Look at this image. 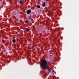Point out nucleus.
Instances as JSON below:
<instances>
[{
  "label": "nucleus",
  "mask_w": 79,
  "mask_h": 79,
  "mask_svg": "<svg viewBox=\"0 0 79 79\" xmlns=\"http://www.w3.org/2000/svg\"><path fill=\"white\" fill-rule=\"evenodd\" d=\"M40 65L43 69H47L48 71L50 72L51 70L50 67L47 65V60H43L41 61V63H40Z\"/></svg>",
  "instance_id": "1"
},
{
  "label": "nucleus",
  "mask_w": 79,
  "mask_h": 79,
  "mask_svg": "<svg viewBox=\"0 0 79 79\" xmlns=\"http://www.w3.org/2000/svg\"><path fill=\"white\" fill-rule=\"evenodd\" d=\"M25 22L26 23H28V22L27 21H26Z\"/></svg>",
  "instance_id": "9"
},
{
  "label": "nucleus",
  "mask_w": 79,
  "mask_h": 79,
  "mask_svg": "<svg viewBox=\"0 0 79 79\" xmlns=\"http://www.w3.org/2000/svg\"><path fill=\"white\" fill-rule=\"evenodd\" d=\"M26 31H27V32L29 31V29H28L27 28H26Z\"/></svg>",
  "instance_id": "5"
},
{
  "label": "nucleus",
  "mask_w": 79,
  "mask_h": 79,
  "mask_svg": "<svg viewBox=\"0 0 79 79\" xmlns=\"http://www.w3.org/2000/svg\"><path fill=\"white\" fill-rule=\"evenodd\" d=\"M28 18L29 19H31V16H29L28 17Z\"/></svg>",
  "instance_id": "8"
},
{
  "label": "nucleus",
  "mask_w": 79,
  "mask_h": 79,
  "mask_svg": "<svg viewBox=\"0 0 79 79\" xmlns=\"http://www.w3.org/2000/svg\"><path fill=\"white\" fill-rule=\"evenodd\" d=\"M20 4H23V2L22 1H20Z\"/></svg>",
  "instance_id": "4"
},
{
  "label": "nucleus",
  "mask_w": 79,
  "mask_h": 79,
  "mask_svg": "<svg viewBox=\"0 0 79 79\" xmlns=\"http://www.w3.org/2000/svg\"><path fill=\"white\" fill-rule=\"evenodd\" d=\"M37 7L38 8H40V6H37Z\"/></svg>",
  "instance_id": "6"
},
{
  "label": "nucleus",
  "mask_w": 79,
  "mask_h": 79,
  "mask_svg": "<svg viewBox=\"0 0 79 79\" xmlns=\"http://www.w3.org/2000/svg\"><path fill=\"white\" fill-rule=\"evenodd\" d=\"M26 13H27V14H28V15H29L31 13V10H28L27 11Z\"/></svg>",
  "instance_id": "2"
},
{
  "label": "nucleus",
  "mask_w": 79,
  "mask_h": 79,
  "mask_svg": "<svg viewBox=\"0 0 79 79\" xmlns=\"http://www.w3.org/2000/svg\"><path fill=\"white\" fill-rule=\"evenodd\" d=\"M42 6L43 7H45V2L43 3L42 4Z\"/></svg>",
  "instance_id": "3"
},
{
  "label": "nucleus",
  "mask_w": 79,
  "mask_h": 79,
  "mask_svg": "<svg viewBox=\"0 0 79 79\" xmlns=\"http://www.w3.org/2000/svg\"><path fill=\"white\" fill-rule=\"evenodd\" d=\"M48 1V0H46V1Z\"/></svg>",
  "instance_id": "11"
},
{
  "label": "nucleus",
  "mask_w": 79,
  "mask_h": 79,
  "mask_svg": "<svg viewBox=\"0 0 79 79\" xmlns=\"http://www.w3.org/2000/svg\"><path fill=\"white\" fill-rule=\"evenodd\" d=\"M15 40H13V42H14V43H15Z\"/></svg>",
  "instance_id": "7"
},
{
  "label": "nucleus",
  "mask_w": 79,
  "mask_h": 79,
  "mask_svg": "<svg viewBox=\"0 0 79 79\" xmlns=\"http://www.w3.org/2000/svg\"><path fill=\"white\" fill-rule=\"evenodd\" d=\"M31 20H33V19H31Z\"/></svg>",
  "instance_id": "10"
}]
</instances>
